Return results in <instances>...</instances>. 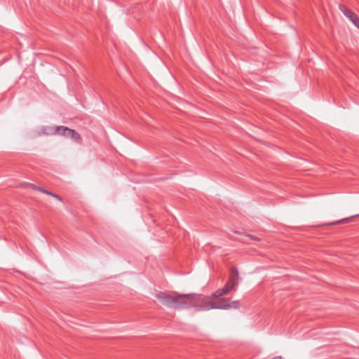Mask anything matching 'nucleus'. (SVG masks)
<instances>
[{"label":"nucleus","instance_id":"obj_1","mask_svg":"<svg viewBox=\"0 0 359 359\" xmlns=\"http://www.w3.org/2000/svg\"><path fill=\"white\" fill-rule=\"evenodd\" d=\"M156 297L165 306L177 310L195 307L201 310V295L196 294H179L159 292Z\"/></svg>","mask_w":359,"mask_h":359},{"label":"nucleus","instance_id":"obj_2","mask_svg":"<svg viewBox=\"0 0 359 359\" xmlns=\"http://www.w3.org/2000/svg\"><path fill=\"white\" fill-rule=\"evenodd\" d=\"M201 310H210V309H228L230 308L238 309L240 307L238 301H233L231 303L228 302V299L222 298L217 302H213L209 299L208 297L201 295Z\"/></svg>","mask_w":359,"mask_h":359},{"label":"nucleus","instance_id":"obj_3","mask_svg":"<svg viewBox=\"0 0 359 359\" xmlns=\"http://www.w3.org/2000/svg\"><path fill=\"white\" fill-rule=\"evenodd\" d=\"M64 128V126H42L39 128V134L41 135H62V130L60 128Z\"/></svg>","mask_w":359,"mask_h":359},{"label":"nucleus","instance_id":"obj_4","mask_svg":"<svg viewBox=\"0 0 359 359\" xmlns=\"http://www.w3.org/2000/svg\"><path fill=\"white\" fill-rule=\"evenodd\" d=\"M340 11L344 14V15L348 18L354 25L359 28V18L351 10L346 7L345 6H339Z\"/></svg>","mask_w":359,"mask_h":359},{"label":"nucleus","instance_id":"obj_5","mask_svg":"<svg viewBox=\"0 0 359 359\" xmlns=\"http://www.w3.org/2000/svg\"><path fill=\"white\" fill-rule=\"evenodd\" d=\"M238 273L236 269H232L231 271V275L229 280L224 286L227 289V291L229 292L231 290H234L235 287L238 284Z\"/></svg>","mask_w":359,"mask_h":359},{"label":"nucleus","instance_id":"obj_6","mask_svg":"<svg viewBox=\"0 0 359 359\" xmlns=\"http://www.w3.org/2000/svg\"><path fill=\"white\" fill-rule=\"evenodd\" d=\"M60 130H62L61 135L64 137H69L74 141H78L81 139L80 135L74 130L70 129L66 126H64V128H60Z\"/></svg>","mask_w":359,"mask_h":359},{"label":"nucleus","instance_id":"obj_7","mask_svg":"<svg viewBox=\"0 0 359 359\" xmlns=\"http://www.w3.org/2000/svg\"><path fill=\"white\" fill-rule=\"evenodd\" d=\"M229 292L227 291V289L223 287L222 288L218 289L215 292L212 294V298H218L219 297H222L226 294H227Z\"/></svg>","mask_w":359,"mask_h":359},{"label":"nucleus","instance_id":"obj_8","mask_svg":"<svg viewBox=\"0 0 359 359\" xmlns=\"http://www.w3.org/2000/svg\"><path fill=\"white\" fill-rule=\"evenodd\" d=\"M39 191H41L42 193H44V194H48V195H50L52 196L53 193L50 192L48 190H46L43 188H39Z\"/></svg>","mask_w":359,"mask_h":359},{"label":"nucleus","instance_id":"obj_9","mask_svg":"<svg viewBox=\"0 0 359 359\" xmlns=\"http://www.w3.org/2000/svg\"><path fill=\"white\" fill-rule=\"evenodd\" d=\"M349 219L348 218H346V219H341V220H339V221H337L335 222H334L333 224H341V223H345L347 221H348Z\"/></svg>","mask_w":359,"mask_h":359},{"label":"nucleus","instance_id":"obj_10","mask_svg":"<svg viewBox=\"0 0 359 359\" xmlns=\"http://www.w3.org/2000/svg\"><path fill=\"white\" fill-rule=\"evenodd\" d=\"M28 186L34 190H39V187H36V185H34L33 184H28Z\"/></svg>","mask_w":359,"mask_h":359},{"label":"nucleus","instance_id":"obj_11","mask_svg":"<svg viewBox=\"0 0 359 359\" xmlns=\"http://www.w3.org/2000/svg\"><path fill=\"white\" fill-rule=\"evenodd\" d=\"M52 196L55 197V198L58 199L59 201H62V198L57 194H53Z\"/></svg>","mask_w":359,"mask_h":359},{"label":"nucleus","instance_id":"obj_12","mask_svg":"<svg viewBox=\"0 0 359 359\" xmlns=\"http://www.w3.org/2000/svg\"><path fill=\"white\" fill-rule=\"evenodd\" d=\"M271 359H282V357L281 356H275Z\"/></svg>","mask_w":359,"mask_h":359}]
</instances>
